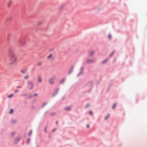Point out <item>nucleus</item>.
Segmentation results:
<instances>
[{
	"label": "nucleus",
	"mask_w": 147,
	"mask_h": 147,
	"mask_svg": "<svg viewBox=\"0 0 147 147\" xmlns=\"http://www.w3.org/2000/svg\"><path fill=\"white\" fill-rule=\"evenodd\" d=\"M28 76H27L24 77V78L25 79H26L27 78H28Z\"/></svg>",
	"instance_id": "412c9836"
},
{
	"label": "nucleus",
	"mask_w": 147,
	"mask_h": 147,
	"mask_svg": "<svg viewBox=\"0 0 147 147\" xmlns=\"http://www.w3.org/2000/svg\"><path fill=\"white\" fill-rule=\"evenodd\" d=\"M116 104H114L113 105V106L112 107V108L113 109H114L115 107H116Z\"/></svg>",
	"instance_id": "2eb2a0df"
},
{
	"label": "nucleus",
	"mask_w": 147,
	"mask_h": 147,
	"mask_svg": "<svg viewBox=\"0 0 147 147\" xmlns=\"http://www.w3.org/2000/svg\"><path fill=\"white\" fill-rule=\"evenodd\" d=\"M42 22H41V21L39 22L37 24V25H38V26H39L40 25L42 24Z\"/></svg>",
	"instance_id": "9d476101"
},
{
	"label": "nucleus",
	"mask_w": 147,
	"mask_h": 147,
	"mask_svg": "<svg viewBox=\"0 0 147 147\" xmlns=\"http://www.w3.org/2000/svg\"><path fill=\"white\" fill-rule=\"evenodd\" d=\"M108 37H109V39H110L111 38V35L110 34H109V36H108Z\"/></svg>",
	"instance_id": "f3484780"
},
{
	"label": "nucleus",
	"mask_w": 147,
	"mask_h": 147,
	"mask_svg": "<svg viewBox=\"0 0 147 147\" xmlns=\"http://www.w3.org/2000/svg\"><path fill=\"white\" fill-rule=\"evenodd\" d=\"M45 132H47V130H46V129H45Z\"/></svg>",
	"instance_id": "cd10ccee"
},
{
	"label": "nucleus",
	"mask_w": 147,
	"mask_h": 147,
	"mask_svg": "<svg viewBox=\"0 0 147 147\" xmlns=\"http://www.w3.org/2000/svg\"><path fill=\"white\" fill-rule=\"evenodd\" d=\"M17 57L14 53L10 54L9 56V64L13 65L17 61Z\"/></svg>",
	"instance_id": "f257e3e1"
},
{
	"label": "nucleus",
	"mask_w": 147,
	"mask_h": 147,
	"mask_svg": "<svg viewBox=\"0 0 147 147\" xmlns=\"http://www.w3.org/2000/svg\"><path fill=\"white\" fill-rule=\"evenodd\" d=\"M19 91V90H16L14 91V92L16 93L17 92H18Z\"/></svg>",
	"instance_id": "a211bd4d"
},
{
	"label": "nucleus",
	"mask_w": 147,
	"mask_h": 147,
	"mask_svg": "<svg viewBox=\"0 0 147 147\" xmlns=\"http://www.w3.org/2000/svg\"><path fill=\"white\" fill-rule=\"evenodd\" d=\"M55 79V77H53L50 78L49 80V82L50 84L52 85L54 83Z\"/></svg>",
	"instance_id": "f03ea898"
},
{
	"label": "nucleus",
	"mask_w": 147,
	"mask_h": 147,
	"mask_svg": "<svg viewBox=\"0 0 147 147\" xmlns=\"http://www.w3.org/2000/svg\"><path fill=\"white\" fill-rule=\"evenodd\" d=\"M22 88V86H17V88Z\"/></svg>",
	"instance_id": "aec40b11"
},
{
	"label": "nucleus",
	"mask_w": 147,
	"mask_h": 147,
	"mask_svg": "<svg viewBox=\"0 0 147 147\" xmlns=\"http://www.w3.org/2000/svg\"><path fill=\"white\" fill-rule=\"evenodd\" d=\"M88 105H87V106H86V107H88Z\"/></svg>",
	"instance_id": "c85d7f7f"
},
{
	"label": "nucleus",
	"mask_w": 147,
	"mask_h": 147,
	"mask_svg": "<svg viewBox=\"0 0 147 147\" xmlns=\"http://www.w3.org/2000/svg\"><path fill=\"white\" fill-rule=\"evenodd\" d=\"M64 8V5H61L59 7V9L60 11L63 10Z\"/></svg>",
	"instance_id": "7ed1b4c3"
},
{
	"label": "nucleus",
	"mask_w": 147,
	"mask_h": 147,
	"mask_svg": "<svg viewBox=\"0 0 147 147\" xmlns=\"http://www.w3.org/2000/svg\"><path fill=\"white\" fill-rule=\"evenodd\" d=\"M87 127L88 128L89 127V125H87Z\"/></svg>",
	"instance_id": "a878e982"
},
{
	"label": "nucleus",
	"mask_w": 147,
	"mask_h": 147,
	"mask_svg": "<svg viewBox=\"0 0 147 147\" xmlns=\"http://www.w3.org/2000/svg\"><path fill=\"white\" fill-rule=\"evenodd\" d=\"M71 109V107H69L66 108L65 110L67 111H69Z\"/></svg>",
	"instance_id": "423d86ee"
},
{
	"label": "nucleus",
	"mask_w": 147,
	"mask_h": 147,
	"mask_svg": "<svg viewBox=\"0 0 147 147\" xmlns=\"http://www.w3.org/2000/svg\"><path fill=\"white\" fill-rule=\"evenodd\" d=\"M73 69V67H72L68 71V73L70 74L72 71Z\"/></svg>",
	"instance_id": "6e6552de"
},
{
	"label": "nucleus",
	"mask_w": 147,
	"mask_h": 147,
	"mask_svg": "<svg viewBox=\"0 0 147 147\" xmlns=\"http://www.w3.org/2000/svg\"><path fill=\"white\" fill-rule=\"evenodd\" d=\"M56 123L57 124L58 123V122H56Z\"/></svg>",
	"instance_id": "c756f323"
},
{
	"label": "nucleus",
	"mask_w": 147,
	"mask_h": 147,
	"mask_svg": "<svg viewBox=\"0 0 147 147\" xmlns=\"http://www.w3.org/2000/svg\"><path fill=\"white\" fill-rule=\"evenodd\" d=\"M109 115L107 116V117H106V118H105V120H106V119H107V118H109Z\"/></svg>",
	"instance_id": "4be33fe9"
},
{
	"label": "nucleus",
	"mask_w": 147,
	"mask_h": 147,
	"mask_svg": "<svg viewBox=\"0 0 147 147\" xmlns=\"http://www.w3.org/2000/svg\"><path fill=\"white\" fill-rule=\"evenodd\" d=\"M42 81V78L40 77H38V81L39 82H41Z\"/></svg>",
	"instance_id": "39448f33"
},
{
	"label": "nucleus",
	"mask_w": 147,
	"mask_h": 147,
	"mask_svg": "<svg viewBox=\"0 0 147 147\" xmlns=\"http://www.w3.org/2000/svg\"><path fill=\"white\" fill-rule=\"evenodd\" d=\"M92 62V61L90 60H88L87 61V62L88 63H89L90 62Z\"/></svg>",
	"instance_id": "dca6fc26"
},
{
	"label": "nucleus",
	"mask_w": 147,
	"mask_h": 147,
	"mask_svg": "<svg viewBox=\"0 0 147 147\" xmlns=\"http://www.w3.org/2000/svg\"><path fill=\"white\" fill-rule=\"evenodd\" d=\"M30 84V85H31V86H32V84Z\"/></svg>",
	"instance_id": "2f4dec72"
},
{
	"label": "nucleus",
	"mask_w": 147,
	"mask_h": 147,
	"mask_svg": "<svg viewBox=\"0 0 147 147\" xmlns=\"http://www.w3.org/2000/svg\"><path fill=\"white\" fill-rule=\"evenodd\" d=\"M12 122H13V123H15V122H16V121H14V120H13V121H12Z\"/></svg>",
	"instance_id": "bb28decb"
},
{
	"label": "nucleus",
	"mask_w": 147,
	"mask_h": 147,
	"mask_svg": "<svg viewBox=\"0 0 147 147\" xmlns=\"http://www.w3.org/2000/svg\"><path fill=\"white\" fill-rule=\"evenodd\" d=\"M55 130H56V129H54L52 131L53 132H54Z\"/></svg>",
	"instance_id": "393cba45"
},
{
	"label": "nucleus",
	"mask_w": 147,
	"mask_h": 147,
	"mask_svg": "<svg viewBox=\"0 0 147 147\" xmlns=\"http://www.w3.org/2000/svg\"><path fill=\"white\" fill-rule=\"evenodd\" d=\"M11 3V1H9L8 3V4H7V6L8 7H9V6H10V4Z\"/></svg>",
	"instance_id": "9b49d317"
},
{
	"label": "nucleus",
	"mask_w": 147,
	"mask_h": 147,
	"mask_svg": "<svg viewBox=\"0 0 147 147\" xmlns=\"http://www.w3.org/2000/svg\"><path fill=\"white\" fill-rule=\"evenodd\" d=\"M29 140H28V142H29Z\"/></svg>",
	"instance_id": "7c9ffc66"
},
{
	"label": "nucleus",
	"mask_w": 147,
	"mask_h": 147,
	"mask_svg": "<svg viewBox=\"0 0 147 147\" xmlns=\"http://www.w3.org/2000/svg\"><path fill=\"white\" fill-rule=\"evenodd\" d=\"M94 53V52L93 51H91L90 52L89 54L90 56H92Z\"/></svg>",
	"instance_id": "0eeeda50"
},
{
	"label": "nucleus",
	"mask_w": 147,
	"mask_h": 147,
	"mask_svg": "<svg viewBox=\"0 0 147 147\" xmlns=\"http://www.w3.org/2000/svg\"><path fill=\"white\" fill-rule=\"evenodd\" d=\"M64 82V79H62L59 82V83L60 84H63Z\"/></svg>",
	"instance_id": "20e7f679"
},
{
	"label": "nucleus",
	"mask_w": 147,
	"mask_h": 147,
	"mask_svg": "<svg viewBox=\"0 0 147 147\" xmlns=\"http://www.w3.org/2000/svg\"><path fill=\"white\" fill-rule=\"evenodd\" d=\"M108 61L107 59H106L105 61H103L102 62V64H104L106 62H107Z\"/></svg>",
	"instance_id": "ddd939ff"
},
{
	"label": "nucleus",
	"mask_w": 147,
	"mask_h": 147,
	"mask_svg": "<svg viewBox=\"0 0 147 147\" xmlns=\"http://www.w3.org/2000/svg\"><path fill=\"white\" fill-rule=\"evenodd\" d=\"M89 114H90V115H92V111H90L89 112Z\"/></svg>",
	"instance_id": "6ab92c4d"
},
{
	"label": "nucleus",
	"mask_w": 147,
	"mask_h": 147,
	"mask_svg": "<svg viewBox=\"0 0 147 147\" xmlns=\"http://www.w3.org/2000/svg\"><path fill=\"white\" fill-rule=\"evenodd\" d=\"M113 55V54H111V55Z\"/></svg>",
	"instance_id": "473e14b6"
},
{
	"label": "nucleus",
	"mask_w": 147,
	"mask_h": 147,
	"mask_svg": "<svg viewBox=\"0 0 147 147\" xmlns=\"http://www.w3.org/2000/svg\"><path fill=\"white\" fill-rule=\"evenodd\" d=\"M52 57V54H50L47 57V58L48 59H50Z\"/></svg>",
	"instance_id": "1a4fd4ad"
},
{
	"label": "nucleus",
	"mask_w": 147,
	"mask_h": 147,
	"mask_svg": "<svg viewBox=\"0 0 147 147\" xmlns=\"http://www.w3.org/2000/svg\"><path fill=\"white\" fill-rule=\"evenodd\" d=\"M13 109H11L10 112H9V113L10 114H12L13 113Z\"/></svg>",
	"instance_id": "f8f14e48"
},
{
	"label": "nucleus",
	"mask_w": 147,
	"mask_h": 147,
	"mask_svg": "<svg viewBox=\"0 0 147 147\" xmlns=\"http://www.w3.org/2000/svg\"><path fill=\"white\" fill-rule=\"evenodd\" d=\"M32 131H30V134H29V135H31V133H32Z\"/></svg>",
	"instance_id": "b1692460"
},
{
	"label": "nucleus",
	"mask_w": 147,
	"mask_h": 147,
	"mask_svg": "<svg viewBox=\"0 0 147 147\" xmlns=\"http://www.w3.org/2000/svg\"><path fill=\"white\" fill-rule=\"evenodd\" d=\"M34 95L35 96H37V94H34Z\"/></svg>",
	"instance_id": "5701e85b"
},
{
	"label": "nucleus",
	"mask_w": 147,
	"mask_h": 147,
	"mask_svg": "<svg viewBox=\"0 0 147 147\" xmlns=\"http://www.w3.org/2000/svg\"><path fill=\"white\" fill-rule=\"evenodd\" d=\"M13 96V94H11L10 95L8 96V97L9 98L12 97Z\"/></svg>",
	"instance_id": "4468645a"
}]
</instances>
